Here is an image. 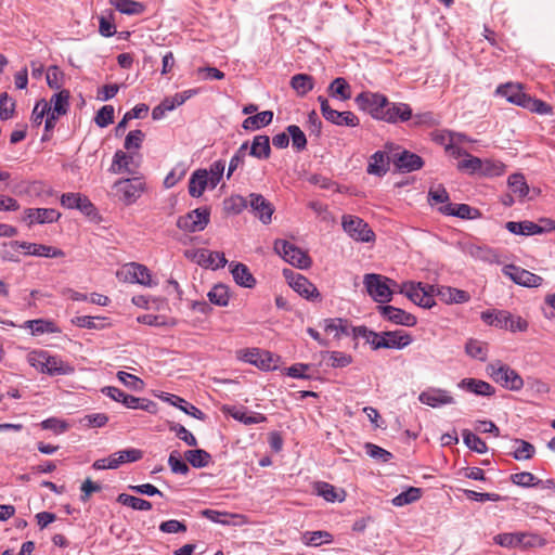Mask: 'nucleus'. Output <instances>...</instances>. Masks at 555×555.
<instances>
[{
	"label": "nucleus",
	"instance_id": "obj_33",
	"mask_svg": "<svg viewBox=\"0 0 555 555\" xmlns=\"http://www.w3.org/2000/svg\"><path fill=\"white\" fill-rule=\"evenodd\" d=\"M231 273L236 284L247 288H251L255 286L256 280L250 273L247 266L243 263H234L231 264Z\"/></svg>",
	"mask_w": 555,
	"mask_h": 555
},
{
	"label": "nucleus",
	"instance_id": "obj_44",
	"mask_svg": "<svg viewBox=\"0 0 555 555\" xmlns=\"http://www.w3.org/2000/svg\"><path fill=\"white\" fill-rule=\"evenodd\" d=\"M465 352L473 359L486 361L488 358V345L481 340L470 338L465 345Z\"/></svg>",
	"mask_w": 555,
	"mask_h": 555
},
{
	"label": "nucleus",
	"instance_id": "obj_32",
	"mask_svg": "<svg viewBox=\"0 0 555 555\" xmlns=\"http://www.w3.org/2000/svg\"><path fill=\"white\" fill-rule=\"evenodd\" d=\"M440 211L447 216H454L462 219H474L478 210L466 204L448 203L440 208Z\"/></svg>",
	"mask_w": 555,
	"mask_h": 555
},
{
	"label": "nucleus",
	"instance_id": "obj_23",
	"mask_svg": "<svg viewBox=\"0 0 555 555\" xmlns=\"http://www.w3.org/2000/svg\"><path fill=\"white\" fill-rule=\"evenodd\" d=\"M495 94L505 98L509 103L520 107H524L528 98V94L522 91L521 86L513 82L500 85L495 90Z\"/></svg>",
	"mask_w": 555,
	"mask_h": 555
},
{
	"label": "nucleus",
	"instance_id": "obj_20",
	"mask_svg": "<svg viewBox=\"0 0 555 555\" xmlns=\"http://www.w3.org/2000/svg\"><path fill=\"white\" fill-rule=\"evenodd\" d=\"M248 205L262 223L268 224L271 222L273 207L261 194H249Z\"/></svg>",
	"mask_w": 555,
	"mask_h": 555
},
{
	"label": "nucleus",
	"instance_id": "obj_16",
	"mask_svg": "<svg viewBox=\"0 0 555 555\" xmlns=\"http://www.w3.org/2000/svg\"><path fill=\"white\" fill-rule=\"evenodd\" d=\"M379 314L387 321L403 326H414L417 322L416 317L413 314L389 305L377 307Z\"/></svg>",
	"mask_w": 555,
	"mask_h": 555
},
{
	"label": "nucleus",
	"instance_id": "obj_12",
	"mask_svg": "<svg viewBox=\"0 0 555 555\" xmlns=\"http://www.w3.org/2000/svg\"><path fill=\"white\" fill-rule=\"evenodd\" d=\"M118 276L129 283H138L144 286L153 285L150 270L145 266L137 262L125 264L118 272Z\"/></svg>",
	"mask_w": 555,
	"mask_h": 555
},
{
	"label": "nucleus",
	"instance_id": "obj_6",
	"mask_svg": "<svg viewBox=\"0 0 555 555\" xmlns=\"http://www.w3.org/2000/svg\"><path fill=\"white\" fill-rule=\"evenodd\" d=\"M274 250L283 257L286 262L299 269H307L311 263L309 256L288 241L276 240L274 242Z\"/></svg>",
	"mask_w": 555,
	"mask_h": 555
},
{
	"label": "nucleus",
	"instance_id": "obj_54",
	"mask_svg": "<svg viewBox=\"0 0 555 555\" xmlns=\"http://www.w3.org/2000/svg\"><path fill=\"white\" fill-rule=\"evenodd\" d=\"M421 498V490L418 488L411 487L406 491H403L392 499L395 506H404L417 501Z\"/></svg>",
	"mask_w": 555,
	"mask_h": 555
},
{
	"label": "nucleus",
	"instance_id": "obj_35",
	"mask_svg": "<svg viewBox=\"0 0 555 555\" xmlns=\"http://www.w3.org/2000/svg\"><path fill=\"white\" fill-rule=\"evenodd\" d=\"M330 96L347 101L351 98V87L343 77L335 78L327 88Z\"/></svg>",
	"mask_w": 555,
	"mask_h": 555
},
{
	"label": "nucleus",
	"instance_id": "obj_2",
	"mask_svg": "<svg viewBox=\"0 0 555 555\" xmlns=\"http://www.w3.org/2000/svg\"><path fill=\"white\" fill-rule=\"evenodd\" d=\"M363 284L371 298L379 304L389 302L392 299L391 286L396 282L376 273H367L363 276Z\"/></svg>",
	"mask_w": 555,
	"mask_h": 555
},
{
	"label": "nucleus",
	"instance_id": "obj_57",
	"mask_svg": "<svg viewBox=\"0 0 555 555\" xmlns=\"http://www.w3.org/2000/svg\"><path fill=\"white\" fill-rule=\"evenodd\" d=\"M524 108L540 115H551L553 112V108L550 104L542 100L533 99L529 95L526 100Z\"/></svg>",
	"mask_w": 555,
	"mask_h": 555
},
{
	"label": "nucleus",
	"instance_id": "obj_17",
	"mask_svg": "<svg viewBox=\"0 0 555 555\" xmlns=\"http://www.w3.org/2000/svg\"><path fill=\"white\" fill-rule=\"evenodd\" d=\"M61 214L53 208H27L23 220L31 227L34 224L52 223L60 219Z\"/></svg>",
	"mask_w": 555,
	"mask_h": 555
},
{
	"label": "nucleus",
	"instance_id": "obj_46",
	"mask_svg": "<svg viewBox=\"0 0 555 555\" xmlns=\"http://www.w3.org/2000/svg\"><path fill=\"white\" fill-rule=\"evenodd\" d=\"M209 301L219 307H225L229 304V289L223 284L215 285L207 294Z\"/></svg>",
	"mask_w": 555,
	"mask_h": 555
},
{
	"label": "nucleus",
	"instance_id": "obj_55",
	"mask_svg": "<svg viewBox=\"0 0 555 555\" xmlns=\"http://www.w3.org/2000/svg\"><path fill=\"white\" fill-rule=\"evenodd\" d=\"M186 166L183 163L177 164L166 176L164 186L166 189L173 188L186 173Z\"/></svg>",
	"mask_w": 555,
	"mask_h": 555
},
{
	"label": "nucleus",
	"instance_id": "obj_52",
	"mask_svg": "<svg viewBox=\"0 0 555 555\" xmlns=\"http://www.w3.org/2000/svg\"><path fill=\"white\" fill-rule=\"evenodd\" d=\"M464 443L473 451L477 453H486L488 448L483 440H481L477 435L473 434L468 429H464L462 433Z\"/></svg>",
	"mask_w": 555,
	"mask_h": 555
},
{
	"label": "nucleus",
	"instance_id": "obj_64",
	"mask_svg": "<svg viewBox=\"0 0 555 555\" xmlns=\"http://www.w3.org/2000/svg\"><path fill=\"white\" fill-rule=\"evenodd\" d=\"M364 448H365L367 455H370L372 459H375L382 463H387L392 459V454L389 451H387L376 444L366 443Z\"/></svg>",
	"mask_w": 555,
	"mask_h": 555
},
{
	"label": "nucleus",
	"instance_id": "obj_26",
	"mask_svg": "<svg viewBox=\"0 0 555 555\" xmlns=\"http://www.w3.org/2000/svg\"><path fill=\"white\" fill-rule=\"evenodd\" d=\"M389 170V158L383 151L375 152L369 160L366 171L369 175L384 177Z\"/></svg>",
	"mask_w": 555,
	"mask_h": 555
},
{
	"label": "nucleus",
	"instance_id": "obj_58",
	"mask_svg": "<svg viewBox=\"0 0 555 555\" xmlns=\"http://www.w3.org/2000/svg\"><path fill=\"white\" fill-rule=\"evenodd\" d=\"M248 206V199L242 195H232L224 201V209L231 214H240Z\"/></svg>",
	"mask_w": 555,
	"mask_h": 555
},
{
	"label": "nucleus",
	"instance_id": "obj_3",
	"mask_svg": "<svg viewBox=\"0 0 555 555\" xmlns=\"http://www.w3.org/2000/svg\"><path fill=\"white\" fill-rule=\"evenodd\" d=\"M114 195L129 206L134 204L145 191V182L142 178H127L117 180L114 185Z\"/></svg>",
	"mask_w": 555,
	"mask_h": 555
},
{
	"label": "nucleus",
	"instance_id": "obj_36",
	"mask_svg": "<svg viewBox=\"0 0 555 555\" xmlns=\"http://www.w3.org/2000/svg\"><path fill=\"white\" fill-rule=\"evenodd\" d=\"M333 540L328 531H306L301 535V542L307 546L317 547L322 544H330Z\"/></svg>",
	"mask_w": 555,
	"mask_h": 555
},
{
	"label": "nucleus",
	"instance_id": "obj_39",
	"mask_svg": "<svg viewBox=\"0 0 555 555\" xmlns=\"http://www.w3.org/2000/svg\"><path fill=\"white\" fill-rule=\"evenodd\" d=\"M185 461L195 468L207 467L211 462V455L203 449H193L184 452Z\"/></svg>",
	"mask_w": 555,
	"mask_h": 555
},
{
	"label": "nucleus",
	"instance_id": "obj_48",
	"mask_svg": "<svg viewBox=\"0 0 555 555\" xmlns=\"http://www.w3.org/2000/svg\"><path fill=\"white\" fill-rule=\"evenodd\" d=\"M132 156L122 152L117 151L113 158L112 170L115 172H127L132 175L133 171L130 169V164L132 162Z\"/></svg>",
	"mask_w": 555,
	"mask_h": 555
},
{
	"label": "nucleus",
	"instance_id": "obj_53",
	"mask_svg": "<svg viewBox=\"0 0 555 555\" xmlns=\"http://www.w3.org/2000/svg\"><path fill=\"white\" fill-rule=\"evenodd\" d=\"M317 492L327 502H341L344 500L343 492H337L336 488L327 482H319L317 485Z\"/></svg>",
	"mask_w": 555,
	"mask_h": 555
},
{
	"label": "nucleus",
	"instance_id": "obj_41",
	"mask_svg": "<svg viewBox=\"0 0 555 555\" xmlns=\"http://www.w3.org/2000/svg\"><path fill=\"white\" fill-rule=\"evenodd\" d=\"M109 3L120 13L127 15H139L145 10V5L134 0H108Z\"/></svg>",
	"mask_w": 555,
	"mask_h": 555
},
{
	"label": "nucleus",
	"instance_id": "obj_62",
	"mask_svg": "<svg viewBox=\"0 0 555 555\" xmlns=\"http://www.w3.org/2000/svg\"><path fill=\"white\" fill-rule=\"evenodd\" d=\"M114 120V107L112 105H104L102 108H100L94 117L95 124L101 127L105 128L108 125H111Z\"/></svg>",
	"mask_w": 555,
	"mask_h": 555
},
{
	"label": "nucleus",
	"instance_id": "obj_4",
	"mask_svg": "<svg viewBox=\"0 0 555 555\" xmlns=\"http://www.w3.org/2000/svg\"><path fill=\"white\" fill-rule=\"evenodd\" d=\"M487 372L495 383L508 390L518 391L524 387L521 376L506 364L490 363L487 366Z\"/></svg>",
	"mask_w": 555,
	"mask_h": 555
},
{
	"label": "nucleus",
	"instance_id": "obj_60",
	"mask_svg": "<svg viewBox=\"0 0 555 555\" xmlns=\"http://www.w3.org/2000/svg\"><path fill=\"white\" fill-rule=\"evenodd\" d=\"M224 168L225 163L223 160H216L210 165L208 171V182L211 189H215L219 184L223 176Z\"/></svg>",
	"mask_w": 555,
	"mask_h": 555
},
{
	"label": "nucleus",
	"instance_id": "obj_45",
	"mask_svg": "<svg viewBox=\"0 0 555 555\" xmlns=\"http://www.w3.org/2000/svg\"><path fill=\"white\" fill-rule=\"evenodd\" d=\"M117 502L134 511H150L152 508L151 502L127 493H120Z\"/></svg>",
	"mask_w": 555,
	"mask_h": 555
},
{
	"label": "nucleus",
	"instance_id": "obj_18",
	"mask_svg": "<svg viewBox=\"0 0 555 555\" xmlns=\"http://www.w3.org/2000/svg\"><path fill=\"white\" fill-rule=\"evenodd\" d=\"M412 117V108L403 102H390L387 105L380 121L388 124L405 122Z\"/></svg>",
	"mask_w": 555,
	"mask_h": 555
},
{
	"label": "nucleus",
	"instance_id": "obj_28",
	"mask_svg": "<svg viewBox=\"0 0 555 555\" xmlns=\"http://www.w3.org/2000/svg\"><path fill=\"white\" fill-rule=\"evenodd\" d=\"M229 414L235 420L244 425H253V424H259L267 421V416L258 413V412H250L247 411L245 408H231L228 410Z\"/></svg>",
	"mask_w": 555,
	"mask_h": 555
},
{
	"label": "nucleus",
	"instance_id": "obj_24",
	"mask_svg": "<svg viewBox=\"0 0 555 555\" xmlns=\"http://www.w3.org/2000/svg\"><path fill=\"white\" fill-rule=\"evenodd\" d=\"M457 387L462 390L481 397H491L495 392V389L491 384L481 379L470 377L463 378L462 380H460Z\"/></svg>",
	"mask_w": 555,
	"mask_h": 555
},
{
	"label": "nucleus",
	"instance_id": "obj_37",
	"mask_svg": "<svg viewBox=\"0 0 555 555\" xmlns=\"http://www.w3.org/2000/svg\"><path fill=\"white\" fill-rule=\"evenodd\" d=\"M273 119V112L271 111H263L261 113H258L254 116H248L244 121L242 127L245 130H257L262 127L268 126L272 122Z\"/></svg>",
	"mask_w": 555,
	"mask_h": 555
},
{
	"label": "nucleus",
	"instance_id": "obj_8",
	"mask_svg": "<svg viewBox=\"0 0 555 555\" xmlns=\"http://www.w3.org/2000/svg\"><path fill=\"white\" fill-rule=\"evenodd\" d=\"M318 101L320 103V108L323 117L336 125V126H347V127H357L359 126V118L356 116L354 113L350 111L346 112H338L336 109H333L326 98L320 95L318 98Z\"/></svg>",
	"mask_w": 555,
	"mask_h": 555
},
{
	"label": "nucleus",
	"instance_id": "obj_61",
	"mask_svg": "<svg viewBox=\"0 0 555 555\" xmlns=\"http://www.w3.org/2000/svg\"><path fill=\"white\" fill-rule=\"evenodd\" d=\"M15 111V102L7 92L0 93V118L8 120L13 117Z\"/></svg>",
	"mask_w": 555,
	"mask_h": 555
},
{
	"label": "nucleus",
	"instance_id": "obj_31",
	"mask_svg": "<svg viewBox=\"0 0 555 555\" xmlns=\"http://www.w3.org/2000/svg\"><path fill=\"white\" fill-rule=\"evenodd\" d=\"M271 154L270 139L268 135L259 134L254 137L249 155L258 159H268Z\"/></svg>",
	"mask_w": 555,
	"mask_h": 555
},
{
	"label": "nucleus",
	"instance_id": "obj_21",
	"mask_svg": "<svg viewBox=\"0 0 555 555\" xmlns=\"http://www.w3.org/2000/svg\"><path fill=\"white\" fill-rule=\"evenodd\" d=\"M193 260L197 264L212 270L223 268L228 262L223 253L210 251L208 249H199L195 251Z\"/></svg>",
	"mask_w": 555,
	"mask_h": 555
},
{
	"label": "nucleus",
	"instance_id": "obj_11",
	"mask_svg": "<svg viewBox=\"0 0 555 555\" xmlns=\"http://www.w3.org/2000/svg\"><path fill=\"white\" fill-rule=\"evenodd\" d=\"M237 358L261 370L275 369L273 357L269 351L258 348H246L237 351Z\"/></svg>",
	"mask_w": 555,
	"mask_h": 555
},
{
	"label": "nucleus",
	"instance_id": "obj_10",
	"mask_svg": "<svg viewBox=\"0 0 555 555\" xmlns=\"http://www.w3.org/2000/svg\"><path fill=\"white\" fill-rule=\"evenodd\" d=\"M209 210L207 208H196L189 214L179 217L177 227L186 232L203 231L209 222Z\"/></svg>",
	"mask_w": 555,
	"mask_h": 555
},
{
	"label": "nucleus",
	"instance_id": "obj_34",
	"mask_svg": "<svg viewBox=\"0 0 555 555\" xmlns=\"http://www.w3.org/2000/svg\"><path fill=\"white\" fill-rule=\"evenodd\" d=\"M481 320L488 325L507 328V321L511 320V313L504 310H486L481 312Z\"/></svg>",
	"mask_w": 555,
	"mask_h": 555
},
{
	"label": "nucleus",
	"instance_id": "obj_51",
	"mask_svg": "<svg viewBox=\"0 0 555 555\" xmlns=\"http://www.w3.org/2000/svg\"><path fill=\"white\" fill-rule=\"evenodd\" d=\"M113 455L117 462V466L119 467L122 464L133 463V462L141 460L143 456V452L139 449L129 448V449L117 451V452L113 453Z\"/></svg>",
	"mask_w": 555,
	"mask_h": 555
},
{
	"label": "nucleus",
	"instance_id": "obj_38",
	"mask_svg": "<svg viewBox=\"0 0 555 555\" xmlns=\"http://www.w3.org/2000/svg\"><path fill=\"white\" fill-rule=\"evenodd\" d=\"M525 537V532H506L499 533L493 538L495 544L506 547V548H522V540Z\"/></svg>",
	"mask_w": 555,
	"mask_h": 555
},
{
	"label": "nucleus",
	"instance_id": "obj_22",
	"mask_svg": "<svg viewBox=\"0 0 555 555\" xmlns=\"http://www.w3.org/2000/svg\"><path fill=\"white\" fill-rule=\"evenodd\" d=\"M436 296L446 305L465 304L470 300L468 292L451 286L436 285Z\"/></svg>",
	"mask_w": 555,
	"mask_h": 555
},
{
	"label": "nucleus",
	"instance_id": "obj_14",
	"mask_svg": "<svg viewBox=\"0 0 555 555\" xmlns=\"http://www.w3.org/2000/svg\"><path fill=\"white\" fill-rule=\"evenodd\" d=\"M503 273L513 282L526 287H538L542 284L543 279L526 269L514 264H506L502 269Z\"/></svg>",
	"mask_w": 555,
	"mask_h": 555
},
{
	"label": "nucleus",
	"instance_id": "obj_47",
	"mask_svg": "<svg viewBox=\"0 0 555 555\" xmlns=\"http://www.w3.org/2000/svg\"><path fill=\"white\" fill-rule=\"evenodd\" d=\"M534 452H535V449L530 442L521 440V439L514 440L513 456L515 460H518V461L529 460L534 455Z\"/></svg>",
	"mask_w": 555,
	"mask_h": 555
},
{
	"label": "nucleus",
	"instance_id": "obj_49",
	"mask_svg": "<svg viewBox=\"0 0 555 555\" xmlns=\"http://www.w3.org/2000/svg\"><path fill=\"white\" fill-rule=\"evenodd\" d=\"M507 182L511 191L519 198H524L529 193V186L521 173L512 175Z\"/></svg>",
	"mask_w": 555,
	"mask_h": 555
},
{
	"label": "nucleus",
	"instance_id": "obj_40",
	"mask_svg": "<svg viewBox=\"0 0 555 555\" xmlns=\"http://www.w3.org/2000/svg\"><path fill=\"white\" fill-rule=\"evenodd\" d=\"M166 401L169 402L170 404L179 408L184 413H186L188 415L193 416L194 418H197V420H201V421L205 420V414L198 408H196L193 404L188 403L184 399H182V398H180L178 396L167 395Z\"/></svg>",
	"mask_w": 555,
	"mask_h": 555
},
{
	"label": "nucleus",
	"instance_id": "obj_27",
	"mask_svg": "<svg viewBox=\"0 0 555 555\" xmlns=\"http://www.w3.org/2000/svg\"><path fill=\"white\" fill-rule=\"evenodd\" d=\"M208 185V170L198 169L190 178L189 193L192 197H199Z\"/></svg>",
	"mask_w": 555,
	"mask_h": 555
},
{
	"label": "nucleus",
	"instance_id": "obj_42",
	"mask_svg": "<svg viewBox=\"0 0 555 555\" xmlns=\"http://www.w3.org/2000/svg\"><path fill=\"white\" fill-rule=\"evenodd\" d=\"M48 103L50 105V112L60 116L65 115L69 106V92L67 90H61L55 93Z\"/></svg>",
	"mask_w": 555,
	"mask_h": 555
},
{
	"label": "nucleus",
	"instance_id": "obj_19",
	"mask_svg": "<svg viewBox=\"0 0 555 555\" xmlns=\"http://www.w3.org/2000/svg\"><path fill=\"white\" fill-rule=\"evenodd\" d=\"M61 205L67 209H78L87 216H91L95 210L90 199L81 193H64L61 196Z\"/></svg>",
	"mask_w": 555,
	"mask_h": 555
},
{
	"label": "nucleus",
	"instance_id": "obj_63",
	"mask_svg": "<svg viewBox=\"0 0 555 555\" xmlns=\"http://www.w3.org/2000/svg\"><path fill=\"white\" fill-rule=\"evenodd\" d=\"M117 378L125 386H127L128 388H130L131 390H134V391L142 390L143 385H144L142 379H140L135 375H132V374L124 372V371H119L117 373Z\"/></svg>",
	"mask_w": 555,
	"mask_h": 555
},
{
	"label": "nucleus",
	"instance_id": "obj_30",
	"mask_svg": "<svg viewBox=\"0 0 555 555\" xmlns=\"http://www.w3.org/2000/svg\"><path fill=\"white\" fill-rule=\"evenodd\" d=\"M423 165V159L418 155L408 151L400 153L396 159V166L405 172L418 170Z\"/></svg>",
	"mask_w": 555,
	"mask_h": 555
},
{
	"label": "nucleus",
	"instance_id": "obj_7",
	"mask_svg": "<svg viewBox=\"0 0 555 555\" xmlns=\"http://www.w3.org/2000/svg\"><path fill=\"white\" fill-rule=\"evenodd\" d=\"M341 225L344 231L354 241L369 243L375 238V234L369 224L357 216H343Z\"/></svg>",
	"mask_w": 555,
	"mask_h": 555
},
{
	"label": "nucleus",
	"instance_id": "obj_15",
	"mask_svg": "<svg viewBox=\"0 0 555 555\" xmlns=\"http://www.w3.org/2000/svg\"><path fill=\"white\" fill-rule=\"evenodd\" d=\"M10 245L12 247L22 248L24 250L25 255H29V256L57 258V257H64V255H65V253L62 249L53 247V246H49V245H43V244L14 241V242H11Z\"/></svg>",
	"mask_w": 555,
	"mask_h": 555
},
{
	"label": "nucleus",
	"instance_id": "obj_43",
	"mask_svg": "<svg viewBox=\"0 0 555 555\" xmlns=\"http://www.w3.org/2000/svg\"><path fill=\"white\" fill-rule=\"evenodd\" d=\"M291 87L298 95L304 96L313 89L314 80L310 75L297 74L292 77Z\"/></svg>",
	"mask_w": 555,
	"mask_h": 555
},
{
	"label": "nucleus",
	"instance_id": "obj_5",
	"mask_svg": "<svg viewBox=\"0 0 555 555\" xmlns=\"http://www.w3.org/2000/svg\"><path fill=\"white\" fill-rule=\"evenodd\" d=\"M358 107L367 113L373 119L382 120L389 100L386 95L378 92L363 91L354 99Z\"/></svg>",
	"mask_w": 555,
	"mask_h": 555
},
{
	"label": "nucleus",
	"instance_id": "obj_25",
	"mask_svg": "<svg viewBox=\"0 0 555 555\" xmlns=\"http://www.w3.org/2000/svg\"><path fill=\"white\" fill-rule=\"evenodd\" d=\"M383 348L386 349H403L412 343V337L404 331H387L383 332Z\"/></svg>",
	"mask_w": 555,
	"mask_h": 555
},
{
	"label": "nucleus",
	"instance_id": "obj_59",
	"mask_svg": "<svg viewBox=\"0 0 555 555\" xmlns=\"http://www.w3.org/2000/svg\"><path fill=\"white\" fill-rule=\"evenodd\" d=\"M287 133L292 138V145L297 151H302L307 146V139L302 130L296 125H289L287 128Z\"/></svg>",
	"mask_w": 555,
	"mask_h": 555
},
{
	"label": "nucleus",
	"instance_id": "obj_56",
	"mask_svg": "<svg viewBox=\"0 0 555 555\" xmlns=\"http://www.w3.org/2000/svg\"><path fill=\"white\" fill-rule=\"evenodd\" d=\"M168 465L173 474L185 476L189 472V465L181 459L178 451H172L168 457Z\"/></svg>",
	"mask_w": 555,
	"mask_h": 555
},
{
	"label": "nucleus",
	"instance_id": "obj_1",
	"mask_svg": "<svg viewBox=\"0 0 555 555\" xmlns=\"http://www.w3.org/2000/svg\"><path fill=\"white\" fill-rule=\"evenodd\" d=\"M436 285H425L421 282H403L399 286V293L405 295L415 305L430 309L436 305Z\"/></svg>",
	"mask_w": 555,
	"mask_h": 555
},
{
	"label": "nucleus",
	"instance_id": "obj_29",
	"mask_svg": "<svg viewBox=\"0 0 555 555\" xmlns=\"http://www.w3.org/2000/svg\"><path fill=\"white\" fill-rule=\"evenodd\" d=\"M325 332L334 334L338 339L349 337L351 335L352 325L348 320L341 318L325 320Z\"/></svg>",
	"mask_w": 555,
	"mask_h": 555
},
{
	"label": "nucleus",
	"instance_id": "obj_50",
	"mask_svg": "<svg viewBox=\"0 0 555 555\" xmlns=\"http://www.w3.org/2000/svg\"><path fill=\"white\" fill-rule=\"evenodd\" d=\"M69 366L65 365L57 357L50 356L48 353L46 360V369L43 373L49 375H64L69 372Z\"/></svg>",
	"mask_w": 555,
	"mask_h": 555
},
{
	"label": "nucleus",
	"instance_id": "obj_9",
	"mask_svg": "<svg viewBox=\"0 0 555 555\" xmlns=\"http://www.w3.org/2000/svg\"><path fill=\"white\" fill-rule=\"evenodd\" d=\"M283 273L289 286L301 297L312 301L320 298L318 288L306 276L288 269Z\"/></svg>",
	"mask_w": 555,
	"mask_h": 555
},
{
	"label": "nucleus",
	"instance_id": "obj_13",
	"mask_svg": "<svg viewBox=\"0 0 555 555\" xmlns=\"http://www.w3.org/2000/svg\"><path fill=\"white\" fill-rule=\"evenodd\" d=\"M418 401L434 409L455 403V399L449 390L435 387L422 391L418 395Z\"/></svg>",
	"mask_w": 555,
	"mask_h": 555
}]
</instances>
